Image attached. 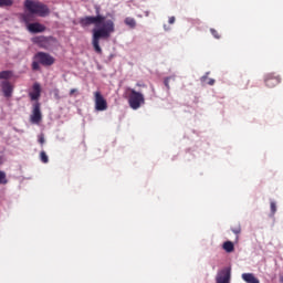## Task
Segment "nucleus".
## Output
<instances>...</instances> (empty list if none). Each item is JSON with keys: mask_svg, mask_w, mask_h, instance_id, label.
I'll list each match as a JSON object with an SVG mask.
<instances>
[{"mask_svg": "<svg viewBox=\"0 0 283 283\" xmlns=\"http://www.w3.org/2000/svg\"><path fill=\"white\" fill-rule=\"evenodd\" d=\"M24 10L29 13H22L21 20L25 23L27 28L34 21V14L38 17H48L50 14V8L39 0H25Z\"/></svg>", "mask_w": 283, "mask_h": 283, "instance_id": "f03ea898", "label": "nucleus"}, {"mask_svg": "<svg viewBox=\"0 0 283 283\" xmlns=\"http://www.w3.org/2000/svg\"><path fill=\"white\" fill-rule=\"evenodd\" d=\"M40 160L41 163H43L44 165H48V163H50V158L48 157V154L45 153V150H42L40 153Z\"/></svg>", "mask_w": 283, "mask_h": 283, "instance_id": "a211bd4d", "label": "nucleus"}, {"mask_svg": "<svg viewBox=\"0 0 283 283\" xmlns=\"http://www.w3.org/2000/svg\"><path fill=\"white\" fill-rule=\"evenodd\" d=\"M29 32H31L32 34H39L41 32H45L46 28L45 25L39 23V22H33L31 24H29L28 27Z\"/></svg>", "mask_w": 283, "mask_h": 283, "instance_id": "9b49d317", "label": "nucleus"}, {"mask_svg": "<svg viewBox=\"0 0 283 283\" xmlns=\"http://www.w3.org/2000/svg\"><path fill=\"white\" fill-rule=\"evenodd\" d=\"M30 120L34 125H39V123H41V120H43V115L41 114V103L35 102L33 104V109H32V114L30 116Z\"/></svg>", "mask_w": 283, "mask_h": 283, "instance_id": "6e6552de", "label": "nucleus"}, {"mask_svg": "<svg viewBox=\"0 0 283 283\" xmlns=\"http://www.w3.org/2000/svg\"><path fill=\"white\" fill-rule=\"evenodd\" d=\"M281 82H282V78H280L279 75H275V73H269L264 77V83L266 87H275L280 85Z\"/></svg>", "mask_w": 283, "mask_h": 283, "instance_id": "1a4fd4ad", "label": "nucleus"}, {"mask_svg": "<svg viewBox=\"0 0 283 283\" xmlns=\"http://www.w3.org/2000/svg\"><path fill=\"white\" fill-rule=\"evenodd\" d=\"M12 77V71H1L0 72V81H8V78Z\"/></svg>", "mask_w": 283, "mask_h": 283, "instance_id": "dca6fc26", "label": "nucleus"}, {"mask_svg": "<svg viewBox=\"0 0 283 283\" xmlns=\"http://www.w3.org/2000/svg\"><path fill=\"white\" fill-rule=\"evenodd\" d=\"M32 70L35 72L41 70V62H39V60L32 62Z\"/></svg>", "mask_w": 283, "mask_h": 283, "instance_id": "412c9836", "label": "nucleus"}, {"mask_svg": "<svg viewBox=\"0 0 283 283\" xmlns=\"http://www.w3.org/2000/svg\"><path fill=\"white\" fill-rule=\"evenodd\" d=\"M201 82L207 83V85H216V80L209 78V73H206V75L201 77Z\"/></svg>", "mask_w": 283, "mask_h": 283, "instance_id": "f3484780", "label": "nucleus"}, {"mask_svg": "<svg viewBox=\"0 0 283 283\" xmlns=\"http://www.w3.org/2000/svg\"><path fill=\"white\" fill-rule=\"evenodd\" d=\"M33 45H38L41 50H52L56 43V38L50 35H36L31 39Z\"/></svg>", "mask_w": 283, "mask_h": 283, "instance_id": "7ed1b4c3", "label": "nucleus"}, {"mask_svg": "<svg viewBox=\"0 0 283 283\" xmlns=\"http://www.w3.org/2000/svg\"><path fill=\"white\" fill-rule=\"evenodd\" d=\"M13 3L14 1L12 0H0V8H10Z\"/></svg>", "mask_w": 283, "mask_h": 283, "instance_id": "6ab92c4d", "label": "nucleus"}, {"mask_svg": "<svg viewBox=\"0 0 283 283\" xmlns=\"http://www.w3.org/2000/svg\"><path fill=\"white\" fill-rule=\"evenodd\" d=\"M76 92H78L76 88H72L69 94L70 96H73L74 94H76Z\"/></svg>", "mask_w": 283, "mask_h": 283, "instance_id": "cd10ccee", "label": "nucleus"}, {"mask_svg": "<svg viewBox=\"0 0 283 283\" xmlns=\"http://www.w3.org/2000/svg\"><path fill=\"white\" fill-rule=\"evenodd\" d=\"M231 231L234 232L235 235H240V233H242V228L239 224V226L232 228Z\"/></svg>", "mask_w": 283, "mask_h": 283, "instance_id": "5701e85b", "label": "nucleus"}, {"mask_svg": "<svg viewBox=\"0 0 283 283\" xmlns=\"http://www.w3.org/2000/svg\"><path fill=\"white\" fill-rule=\"evenodd\" d=\"M171 77H166L164 81V85L167 87V90H169V81Z\"/></svg>", "mask_w": 283, "mask_h": 283, "instance_id": "393cba45", "label": "nucleus"}, {"mask_svg": "<svg viewBox=\"0 0 283 283\" xmlns=\"http://www.w3.org/2000/svg\"><path fill=\"white\" fill-rule=\"evenodd\" d=\"M242 280L247 283H260V280H258L253 273H243Z\"/></svg>", "mask_w": 283, "mask_h": 283, "instance_id": "ddd939ff", "label": "nucleus"}, {"mask_svg": "<svg viewBox=\"0 0 283 283\" xmlns=\"http://www.w3.org/2000/svg\"><path fill=\"white\" fill-rule=\"evenodd\" d=\"M2 163H3V158H1V156H0V165H2Z\"/></svg>", "mask_w": 283, "mask_h": 283, "instance_id": "c85d7f7f", "label": "nucleus"}, {"mask_svg": "<svg viewBox=\"0 0 283 283\" xmlns=\"http://www.w3.org/2000/svg\"><path fill=\"white\" fill-rule=\"evenodd\" d=\"M0 185H8V178L4 171L0 170Z\"/></svg>", "mask_w": 283, "mask_h": 283, "instance_id": "aec40b11", "label": "nucleus"}, {"mask_svg": "<svg viewBox=\"0 0 283 283\" xmlns=\"http://www.w3.org/2000/svg\"><path fill=\"white\" fill-rule=\"evenodd\" d=\"M34 61H38L40 65H43L44 67H50L56 63V59H54V56L41 51L35 53Z\"/></svg>", "mask_w": 283, "mask_h": 283, "instance_id": "39448f33", "label": "nucleus"}, {"mask_svg": "<svg viewBox=\"0 0 283 283\" xmlns=\"http://www.w3.org/2000/svg\"><path fill=\"white\" fill-rule=\"evenodd\" d=\"M137 86H138V87H143V85H140V84H137Z\"/></svg>", "mask_w": 283, "mask_h": 283, "instance_id": "c756f323", "label": "nucleus"}, {"mask_svg": "<svg viewBox=\"0 0 283 283\" xmlns=\"http://www.w3.org/2000/svg\"><path fill=\"white\" fill-rule=\"evenodd\" d=\"M168 23H170V25H172V23H176V17H170Z\"/></svg>", "mask_w": 283, "mask_h": 283, "instance_id": "bb28decb", "label": "nucleus"}, {"mask_svg": "<svg viewBox=\"0 0 283 283\" xmlns=\"http://www.w3.org/2000/svg\"><path fill=\"white\" fill-rule=\"evenodd\" d=\"M128 94V105L132 109H140L142 105H145V95L137 92L134 88H127Z\"/></svg>", "mask_w": 283, "mask_h": 283, "instance_id": "20e7f679", "label": "nucleus"}, {"mask_svg": "<svg viewBox=\"0 0 283 283\" xmlns=\"http://www.w3.org/2000/svg\"><path fill=\"white\" fill-rule=\"evenodd\" d=\"M0 87L6 98H10V96H12V92H14V86H12V83H10L8 80L2 81L0 83Z\"/></svg>", "mask_w": 283, "mask_h": 283, "instance_id": "9d476101", "label": "nucleus"}, {"mask_svg": "<svg viewBox=\"0 0 283 283\" xmlns=\"http://www.w3.org/2000/svg\"><path fill=\"white\" fill-rule=\"evenodd\" d=\"M217 283H231V268H223L218 271L216 276Z\"/></svg>", "mask_w": 283, "mask_h": 283, "instance_id": "0eeeda50", "label": "nucleus"}, {"mask_svg": "<svg viewBox=\"0 0 283 283\" xmlns=\"http://www.w3.org/2000/svg\"><path fill=\"white\" fill-rule=\"evenodd\" d=\"M82 28L95 25L92 30V45L96 54H103L101 48V41H107L112 34L116 32V24L114 19H107V17L97 13V15H87L80 20Z\"/></svg>", "mask_w": 283, "mask_h": 283, "instance_id": "f257e3e1", "label": "nucleus"}, {"mask_svg": "<svg viewBox=\"0 0 283 283\" xmlns=\"http://www.w3.org/2000/svg\"><path fill=\"white\" fill-rule=\"evenodd\" d=\"M39 143H40V145H44L45 144V137L43 135H41L39 137Z\"/></svg>", "mask_w": 283, "mask_h": 283, "instance_id": "a878e982", "label": "nucleus"}, {"mask_svg": "<svg viewBox=\"0 0 283 283\" xmlns=\"http://www.w3.org/2000/svg\"><path fill=\"white\" fill-rule=\"evenodd\" d=\"M226 253H233L235 251V245L231 241H226L222 245Z\"/></svg>", "mask_w": 283, "mask_h": 283, "instance_id": "4468645a", "label": "nucleus"}, {"mask_svg": "<svg viewBox=\"0 0 283 283\" xmlns=\"http://www.w3.org/2000/svg\"><path fill=\"white\" fill-rule=\"evenodd\" d=\"M124 23L125 25L130 28V30H134L136 28V19L134 18H129V17L125 18Z\"/></svg>", "mask_w": 283, "mask_h": 283, "instance_id": "2eb2a0df", "label": "nucleus"}, {"mask_svg": "<svg viewBox=\"0 0 283 283\" xmlns=\"http://www.w3.org/2000/svg\"><path fill=\"white\" fill-rule=\"evenodd\" d=\"M210 32H211L212 36H214V39H220V33H218V31L216 29H210Z\"/></svg>", "mask_w": 283, "mask_h": 283, "instance_id": "b1692460", "label": "nucleus"}, {"mask_svg": "<svg viewBox=\"0 0 283 283\" xmlns=\"http://www.w3.org/2000/svg\"><path fill=\"white\" fill-rule=\"evenodd\" d=\"M31 101H38L41 98V84L34 83L33 84V92L29 93Z\"/></svg>", "mask_w": 283, "mask_h": 283, "instance_id": "f8f14e48", "label": "nucleus"}, {"mask_svg": "<svg viewBox=\"0 0 283 283\" xmlns=\"http://www.w3.org/2000/svg\"><path fill=\"white\" fill-rule=\"evenodd\" d=\"M94 101H95V109L97 112H105L107 109V99L103 97L101 91L94 93Z\"/></svg>", "mask_w": 283, "mask_h": 283, "instance_id": "423d86ee", "label": "nucleus"}, {"mask_svg": "<svg viewBox=\"0 0 283 283\" xmlns=\"http://www.w3.org/2000/svg\"><path fill=\"white\" fill-rule=\"evenodd\" d=\"M270 209H271L272 216H275V213L277 211V206L275 205V201H271Z\"/></svg>", "mask_w": 283, "mask_h": 283, "instance_id": "4be33fe9", "label": "nucleus"}]
</instances>
